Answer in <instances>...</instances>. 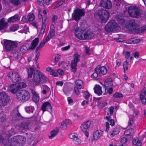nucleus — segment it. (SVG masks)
<instances>
[{"label": "nucleus", "mask_w": 146, "mask_h": 146, "mask_svg": "<svg viewBox=\"0 0 146 146\" xmlns=\"http://www.w3.org/2000/svg\"><path fill=\"white\" fill-rule=\"evenodd\" d=\"M76 25L74 27V33L78 39L82 40L91 39L94 35L92 32L86 29H81Z\"/></svg>", "instance_id": "obj_1"}, {"label": "nucleus", "mask_w": 146, "mask_h": 146, "mask_svg": "<svg viewBox=\"0 0 146 146\" xmlns=\"http://www.w3.org/2000/svg\"><path fill=\"white\" fill-rule=\"evenodd\" d=\"M95 18L99 22H103L106 19H108L110 15L108 11L105 9L101 8L97 11L95 13Z\"/></svg>", "instance_id": "obj_2"}, {"label": "nucleus", "mask_w": 146, "mask_h": 146, "mask_svg": "<svg viewBox=\"0 0 146 146\" xmlns=\"http://www.w3.org/2000/svg\"><path fill=\"white\" fill-rule=\"evenodd\" d=\"M33 82L36 85H39L46 82V77L44 74L38 70H35L33 75Z\"/></svg>", "instance_id": "obj_3"}, {"label": "nucleus", "mask_w": 146, "mask_h": 146, "mask_svg": "<svg viewBox=\"0 0 146 146\" xmlns=\"http://www.w3.org/2000/svg\"><path fill=\"white\" fill-rule=\"evenodd\" d=\"M128 12L131 17L134 18H138L140 17L142 12L139 7L135 6H132L129 7Z\"/></svg>", "instance_id": "obj_4"}, {"label": "nucleus", "mask_w": 146, "mask_h": 146, "mask_svg": "<svg viewBox=\"0 0 146 146\" xmlns=\"http://www.w3.org/2000/svg\"><path fill=\"white\" fill-rule=\"evenodd\" d=\"M16 97L18 100L20 101L22 100L26 102L30 98V96L29 92L25 90H20L16 93Z\"/></svg>", "instance_id": "obj_5"}, {"label": "nucleus", "mask_w": 146, "mask_h": 146, "mask_svg": "<svg viewBox=\"0 0 146 146\" xmlns=\"http://www.w3.org/2000/svg\"><path fill=\"white\" fill-rule=\"evenodd\" d=\"M17 42L15 41L9 40H5L3 45L4 49L7 51L14 50L17 48Z\"/></svg>", "instance_id": "obj_6"}, {"label": "nucleus", "mask_w": 146, "mask_h": 146, "mask_svg": "<svg viewBox=\"0 0 146 146\" xmlns=\"http://www.w3.org/2000/svg\"><path fill=\"white\" fill-rule=\"evenodd\" d=\"M119 27L116 21L114 20H110L105 27L106 31L108 33L118 30Z\"/></svg>", "instance_id": "obj_7"}, {"label": "nucleus", "mask_w": 146, "mask_h": 146, "mask_svg": "<svg viewBox=\"0 0 146 146\" xmlns=\"http://www.w3.org/2000/svg\"><path fill=\"white\" fill-rule=\"evenodd\" d=\"M85 11L84 9H75L72 15V17L73 19L77 22H78L81 19V17L84 15Z\"/></svg>", "instance_id": "obj_8"}, {"label": "nucleus", "mask_w": 146, "mask_h": 146, "mask_svg": "<svg viewBox=\"0 0 146 146\" xmlns=\"http://www.w3.org/2000/svg\"><path fill=\"white\" fill-rule=\"evenodd\" d=\"M9 99V97L6 93L0 92V106H4L7 105Z\"/></svg>", "instance_id": "obj_9"}, {"label": "nucleus", "mask_w": 146, "mask_h": 146, "mask_svg": "<svg viewBox=\"0 0 146 146\" xmlns=\"http://www.w3.org/2000/svg\"><path fill=\"white\" fill-rule=\"evenodd\" d=\"M8 76L11 80L14 82H19L21 79L20 76L18 72H10L8 74Z\"/></svg>", "instance_id": "obj_10"}, {"label": "nucleus", "mask_w": 146, "mask_h": 146, "mask_svg": "<svg viewBox=\"0 0 146 146\" xmlns=\"http://www.w3.org/2000/svg\"><path fill=\"white\" fill-rule=\"evenodd\" d=\"M16 128L21 130L27 131L31 127V124L29 121L22 122L19 125H17Z\"/></svg>", "instance_id": "obj_11"}, {"label": "nucleus", "mask_w": 146, "mask_h": 146, "mask_svg": "<svg viewBox=\"0 0 146 146\" xmlns=\"http://www.w3.org/2000/svg\"><path fill=\"white\" fill-rule=\"evenodd\" d=\"M91 124L90 121H87L82 124L80 127L82 130L83 132L85 133V135L87 137H88L89 135V133L87 131L89 129Z\"/></svg>", "instance_id": "obj_12"}, {"label": "nucleus", "mask_w": 146, "mask_h": 146, "mask_svg": "<svg viewBox=\"0 0 146 146\" xmlns=\"http://www.w3.org/2000/svg\"><path fill=\"white\" fill-rule=\"evenodd\" d=\"M100 5L107 9H111L112 4L110 0H102L100 3Z\"/></svg>", "instance_id": "obj_13"}, {"label": "nucleus", "mask_w": 146, "mask_h": 146, "mask_svg": "<svg viewBox=\"0 0 146 146\" xmlns=\"http://www.w3.org/2000/svg\"><path fill=\"white\" fill-rule=\"evenodd\" d=\"M128 27L129 30L134 31L138 27V25L136 21L134 20H132L129 21Z\"/></svg>", "instance_id": "obj_14"}, {"label": "nucleus", "mask_w": 146, "mask_h": 146, "mask_svg": "<svg viewBox=\"0 0 146 146\" xmlns=\"http://www.w3.org/2000/svg\"><path fill=\"white\" fill-rule=\"evenodd\" d=\"M13 117V120H19L21 119L22 116L19 113L18 109L14 110L11 113Z\"/></svg>", "instance_id": "obj_15"}, {"label": "nucleus", "mask_w": 146, "mask_h": 146, "mask_svg": "<svg viewBox=\"0 0 146 146\" xmlns=\"http://www.w3.org/2000/svg\"><path fill=\"white\" fill-rule=\"evenodd\" d=\"M95 71L97 72L100 74H101L103 75H105L107 72V70L105 66L101 67L100 66L98 65L95 68Z\"/></svg>", "instance_id": "obj_16"}, {"label": "nucleus", "mask_w": 146, "mask_h": 146, "mask_svg": "<svg viewBox=\"0 0 146 146\" xmlns=\"http://www.w3.org/2000/svg\"><path fill=\"white\" fill-rule=\"evenodd\" d=\"M42 110L43 111L52 110V107L50 103L48 102L44 103L42 107Z\"/></svg>", "instance_id": "obj_17"}, {"label": "nucleus", "mask_w": 146, "mask_h": 146, "mask_svg": "<svg viewBox=\"0 0 146 146\" xmlns=\"http://www.w3.org/2000/svg\"><path fill=\"white\" fill-rule=\"evenodd\" d=\"M28 141L29 144L31 146H34L36 144L37 141H35V135L31 134L29 135Z\"/></svg>", "instance_id": "obj_18"}, {"label": "nucleus", "mask_w": 146, "mask_h": 146, "mask_svg": "<svg viewBox=\"0 0 146 146\" xmlns=\"http://www.w3.org/2000/svg\"><path fill=\"white\" fill-rule=\"evenodd\" d=\"M46 19V16H43L42 18V24L40 30V33L41 34H43L44 33V31L46 27V25L45 23Z\"/></svg>", "instance_id": "obj_19"}, {"label": "nucleus", "mask_w": 146, "mask_h": 146, "mask_svg": "<svg viewBox=\"0 0 146 146\" xmlns=\"http://www.w3.org/2000/svg\"><path fill=\"white\" fill-rule=\"evenodd\" d=\"M103 132L101 130H98L95 131L94 133L93 139L97 140L103 134Z\"/></svg>", "instance_id": "obj_20"}, {"label": "nucleus", "mask_w": 146, "mask_h": 146, "mask_svg": "<svg viewBox=\"0 0 146 146\" xmlns=\"http://www.w3.org/2000/svg\"><path fill=\"white\" fill-rule=\"evenodd\" d=\"M19 88L17 84H15L11 85L9 87V90L11 93L14 94H16L18 91H19Z\"/></svg>", "instance_id": "obj_21"}, {"label": "nucleus", "mask_w": 146, "mask_h": 146, "mask_svg": "<svg viewBox=\"0 0 146 146\" xmlns=\"http://www.w3.org/2000/svg\"><path fill=\"white\" fill-rule=\"evenodd\" d=\"M75 84L76 87L79 89H82L84 87V84L83 81L80 79H77L75 80Z\"/></svg>", "instance_id": "obj_22"}, {"label": "nucleus", "mask_w": 146, "mask_h": 146, "mask_svg": "<svg viewBox=\"0 0 146 146\" xmlns=\"http://www.w3.org/2000/svg\"><path fill=\"white\" fill-rule=\"evenodd\" d=\"M39 42V39L36 38L33 40L31 42V45L29 48L31 50L34 49L37 45Z\"/></svg>", "instance_id": "obj_23"}, {"label": "nucleus", "mask_w": 146, "mask_h": 146, "mask_svg": "<svg viewBox=\"0 0 146 146\" xmlns=\"http://www.w3.org/2000/svg\"><path fill=\"white\" fill-rule=\"evenodd\" d=\"M94 92L98 96L101 95L102 93V87L99 85H96L94 88Z\"/></svg>", "instance_id": "obj_24"}, {"label": "nucleus", "mask_w": 146, "mask_h": 146, "mask_svg": "<svg viewBox=\"0 0 146 146\" xmlns=\"http://www.w3.org/2000/svg\"><path fill=\"white\" fill-rule=\"evenodd\" d=\"M26 111L29 113L31 114L32 116H34L35 113H34L35 108L34 107L31 106H27L25 108Z\"/></svg>", "instance_id": "obj_25"}, {"label": "nucleus", "mask_w": 146, "mask_h": 146, "mask_svg": "<svg viewBox=\"0 0 146 146\" xmlns=\"http://www.w3.org/2000/svg\"><path fill=\"white\" fill-rule=\"evenodd\" d=\"M59 129L56 127L55 129H53L50 131L51 135L49 136L50 139H52L55 137L59 133Z\"/></svg>", "instance_id": "obj_26"}, {"label": "nucleus", "mask_w": 146, "mask_h": 146, "mask_svg": "<svg viewBox=\"0 0 146 146\" xmlns=\"http://www.w3.org/2000/svg\"><path fill=\"white\" fill-rule=\"evenodd\" d=\"M8 26L7 22L5 21L4 19H2L0 20V30L7 28Z\"/></svg>", "instance_id": "obj_27"}, {"label": "nucleus", "mask_w": 146, "mask_h": 146, "mask_svg": "<svg viewBox=\"0 0 146 146\" xmlns=\"http://www.w3.org/2000/svg\"><path fill=\"white\" fill-rule=\"evenodd\" d=\"M77 62L72 61L71 63V71L75 74L77 70L76 67Z\"/></svg>", "instance_id": "obj_28"}, {"label": "nucleus", "mask_w": 146, "mask_h": 146, "mask_svg": "<svg viewBox=\"0 0 146 146\" xmlns=\"http://www.w3.org/2000/svg\"><path fill=\"white\" fill-rule=\"evenodd\" d=\"M31 92L33 94V100L35 102H37L39 100V97L36 92L34 90H31Z\"/></svg>", "instance_id": "obj_29"}, {"label": "nucleus", "mask_w": 146, "mask_h": 146, "mask_svg": "<svg viewBox=\"0 0 146 146\" xmlns=\"http://www.w3.org/2000/svg\"><path fill=\"white\" fill-rule=\"evenodd\" d=\"M16 139L17 141L20 144V146H23L25 143L26 139L23 136H19Z\"/></svg>", "instance_id": "obj_30"}, {"label": "nucleus", "mask_w": 146, "mask_h": 146, "mask_svg": "<svg viewBox=\"0 0 146 146\" xmlns=\"http://www.w3.org/2000/svg\"><path fill=\"white\" fill-rule=\"evenodd\" d=\"M19 20V16L16 14L14 16L9 18L7 20L9 23L14 22Z\"/></svg>", "instance_id": "obj_31"}, {"label": "nucleus", "mask_w": 146, "mask_h": 146, "mask_svg": "<svg viewBox=\"0 0 146 146\" xmlns=\"http://www.w3.org/2000/svg\"><path fill=\"white\" fill-rule=\"evenodd\" d=\"M115 19L120 24L123 25L125 22L122 16L119 15H117L115 17Z\"/></svg>", "instance_id": "obj_32"}, {"label": "nucleus", "mask_w": 146, "mask_h": 146, "mask_svg": "<svg viewBox=\"0 0 146 146\" xmlns=\"http://www.w3.org/2000/svg\"><path fill=\"white\" fill-rule=\"evenodd\" d=\"M27 47L24 45H23L21 46L19 49L17 50L18 52H19L21 55L25 53L27 51Z\"/></svg>", "instance_id": "obj_33"}, {"label": "nucleus", "mask_w": 146, "mask_h": 146, "mask_svg": "<svg viewBox=\"0 0 146 146\" xmlns=\"http://www.w3.org/2000/svg\"><path fill=\"white\" fill-rule=\"evenodd\" d=\"M107 120L110 123V125L111 126H114L115 124V122L113 119H111V117L109 115V113L107 114V115L105 117Z\"/></svg>", "instance_id": "obj_34"}, {"label": "nucleus", "mask_w": 146, "mask_h": 146, "mask_svg": "<svg viewBox=\"0 0 146 146\" xmlns=\"http://www.w3.org/2000/svg\"><path fill=\"white\" fill-rule=\"evenodd\" d=\"M35 70H34L33 68H30L27 69V71L28 74V78H31L32 75L34 74Z\"/></svg>", "instance_id": "obj_35"}, {"label": "nucleus", "mask_w": 146, "mask_h": 146, "mask_svg": "<svg viewBox=\"0 0 146 146\" xmlns=\"http://www.w3.org/2000/svg\"><path fill=\"white\" fill-rule=\"evenodd\" d=\"M6 121V118L5 115L4 114V112L3 111L0 112V122H4Z\"/></svg>", "instance_id": "obj_36"}, {"label": "nucleus", "mask_w": 146, "mask_h": 146, "mask_svg": "<svg viewBox=\"0 0 146 146\" xmlns=\"http://www.w3.org/2000/svg\"><path fill=\"white\" fill-rule=\"evenodd\" d=\"M17 132V131L13 128H12L6 133L8 136L10 137L12 135H14Z\"/></svg>", "instance_id": "obj_37"}, {"label": "nucleus", "mask_w": 146, "mask_h": 146, "mask_svg": "<svg viewBox=\"0 0 146 146\" xmlns=\"http://www.w3.org/2000/svg\"><path fill=\"white\" fill-rule=\"evenodd\" d=\"M133 143L136 146H141V142L137 138L134 139L133 141Z\"/></svg>", "instance_id": "obj_38"}, {"label": "nucleus", "mask_w": 146, "mask_h": 146, "mask_svg": "<svg viewBox=\"0 0 146 146\" xmlns=\"http://www.w3.org/2000/svg\"><path fill=\"white\" fill-rule=\"evenodd\" d=\"M119 132V131L118 128L116 127L113 129L112 131H111L110 133V134L113 136L118 134Z\"/></svg>", "instance_id": "obj_39"}, {"label": "nucleus", "mask_w": 146, "mask_h": 146, "mask_svg": "<svg viewBox=\"0 0 146 146\" xmlns=\"http://www.w3.org/2000/svg\"><path fill=\"white\" fill-rule=\"evenodd\" d=\"M129 61L128 60H126V61L124 62L123 64V67L124 69V72H125V70H127L128 68V65H129Z\"/></svg>", "instance_id": "obj_40"}, {"label": "nucleus", "mask_w": 146, "mask_h": 146, "mask_svg": "<svg viewBox=\"0 0 146 146\" xmlns=\"http://www.w3.org/2000/svg\"><path fill=\"white\" fill-rule=\"evenodd\" d=\"M11 140L13 142L12 146H20V144L17 141V140L15 138H11Z\"/></svg>", "instance_id": "obj_41"}, {"label": "nucleus", "mask_w": 146, "mask_h": 146, "mask_svg": "<svg viewBox=\"0 0 146 146\" xmlns=\"http://www.w3.org/2000/svg\"><path fill=\"white\" fill-rule=\"evenodd\" d=\"M140 98L143 104H146V97L145 96L142 94H141L140 95Z\"/></svg>", "instance_id": "obj_42"}, {"label": "nucleus", "mask_w": 146, "mask_h": 146, "mask_svg": "<svg viewBox=\"0 0 146 146\" xmlns=\"http://www.w3.org/2000/svg\"><path fill=\"white\" fill-rule=\"evenodd\" d=\"M28 19L29 21H33L35 19V17L34 14L32 13H29L28 15Z\"/></svg>", "instance_id": "obj_43"}, {"label": "nucleus", "mask_w": 146, "mask_h": 146, "mask_svg": "<svg viewBox=\"0 0 146 146\" xmlns=\"http://www.w3.org/2000/svg\"><path fill=\"white\" fill-rule=\"evenodd\" d=\"M80 56L77 54H75L74 56V60L72 61L78 62L80 61Z\"/></svg>", "instance_id": "obj_44"}, {"label": "nucleus", "mask_w": 146, "mask_h": 146, "mask_svg": "<svg viewBox=\"0 0 146 146\" xmlns=\"http://www.w3.org/2000/svg\"><path fill=\"white\" fill-rule=\"evenodd\" d=\"M67 125L68 124H67L66 121H65V120H64L61 123L60 127L62 129H66L67 127Z\"/></svg>", "instance_id": "obj_45"}, {"label": "nucleus", "mask_w": 146, "mask_h": 146, "mask_svg": "<svg viewBox=\"0 0 146 146\" xmlns=\"http://www.w3.org/2000/svg\"><path fill=\"white\" fill-rule=\"evenodd\" d=\"M10 1L15 6H18L21 4L19 0H10Z\"/></svg>", "instance_id": "obj_46"}, {"label": "nucleus", "mask_w": 146, "mask_h": 146, "mask_svg": "<svg viewBox=\"0 0 146 146\" xmlns=\"http://www.w3.org/2000/svg\"><path fill=\"white\" fill-rule=\"evenodd\" d=\"M139 40H137L136 39H133L129 40L127 41V43L129 44H131L132 43H135L138 42Z\"/></svg>", "instance_id": "obj_47"}, {"label": "nucleus", "mask_w": 146, "mask_h": 146, "mask_svg": "<svg viewBox=\"0 0 146 146\" xmlns=\"http://www.w3.org/2000/svg\"><path fill=\"white\" fill-rule=\"evenodd\" d=\"M19 89L25 88L26 86V84L24 82H21L17 84Z\"/></svg>", "instance_id": "obj_48"}, {"label": "nucleus", "mask_w": 146, "mask_h": 146, "mask_svg": "<svg viewBox=\"0 0 146 146\" xmlns=\"http://www.w3.org/2000/svg\"><path fill=\"white\" fill-rule=\"evenodd\" d=\"M19 26L17 25H15L10 27L9 29L11 31H15L17 30Z\"/></svg>", "instance_id": "obj_49"}, {"label": "nucleus", "mask_w": 146, "mask_h": 146, "mask_svg": "<svg viewBox=\"0 0 146 146\" xmlns=\"http://www.w3.org/2000/svg\"><path fill=\"white\" fill-rule=\"evenodd\" d=\"M83 95L84 97L86 100L88 99L90 96V94L88 91H84L83 92Z\"/></svg>", "instance_id": "obj_50"}, {"label": "nucleus", "mask_w": 146, "mask_h": 146, "mask_svg": "<svg viewBox=\"0 0 146 146\" xmlns=\"http://www.w3.org/2000/svg\"><path fill=\"white\" fill-rule=\"evenodd\" d=\"M13 54L14 57L15 58H18L19 57L21 56V55L19 52H18V50L17 51H15L13 52Z\"/></svg>", "instance_id": "obj_51"}, {"label": "nucleus", "mask_w": 146, "mask_h": 146, "mask_svg": "<svg viewBox=\"0 0 146 146\" xmlns=\"http://www.w3.org/2000/svg\"><path fill=\"white\" fill-rule=\"evenodd\" d=\"M113 96L115 98H120L122 97L123 95L119 93L116 92L113 95Z\"/></svg>", "instance_id": "obj_52"}, {"label": "nucleus", "mask_w": 146, "mask_h": 146, "mask_svg": "<svg viewBox=\"0 0 146 146\" xmlns=\"http://www.w3.org/2000/svg\"><path fill=\"white\" fill-rule=\"evenodd\" d=\"M122 1V0H114L113 4L117 7L120 5Z\"/></svg>", "instance_id": "obj_53"}, {"label": "nucleus", "mask_w": 146, "mask_h": 146, "mask_svg": "<svg viewBox=\"0 0 146 146\" xmlns=\"http://www.w3.org/2000/svg\"><path fill=\"white\" fill-rule=\"evenodd\" d=\"M73 141L75 143L78 144L81 143V141L80 139L76 136V137H75L74 138Z\"/></svg>", "instance_id": "obj_54"}, {"label": "nucleus", "mask_w": 146, "mask_h": 146, "mask_svg": "<svg viewBox=\"0 0 146 146\" xmlns=\"http://www.w3.org/2000/svg\"><path fill=\"white\" fill-rule=\"evenodd\" d=\"M133 130V128L128 129L125 131L124 134L125 135H128L130 134L131 132Z\"/></svg>", "instance_id": "obj_55"}, {"label": "nucleus", "mask_w": 146, "mask_h": 146, "mask_svg": "<svg viewBox=\"0 0 146 146\" xmlns=\"http://www.w3.org/2000/svg\"><path fill=\"white\" fill-rule=\"evenodd\" d=\"M146 31V25L142 27L139 30V31L141 33H144Z\"/></svg>", "instance_id": "obj_56"}, {"label": "nucleus", "mask_w": 146, "mask_h": 146, "mask_svg": "<svg viewBox=\"0 0 146 146\" xmlns=\"http://www.w3.org/2000/svg\"><path fill=\"white\" fill-rule=\"evenodd\" d=\"M124 54L125 55V58L127 59L126 60H128L129 61V57L130 56V52L128 51H126L124 52Z\"/></svg>", "instance_id": "obj_57"}, {"label": "nucleus", "mask_w": 146, "mask_h": 146, "mask_svg": "<svg viewBox=\"0 0 146 146\" xmlns=\"http://www.w3.org/2000/svg\"><path fill=\"white\" fill-rule=\"evenodd\" d=\"M79 89L76 86H75L74 88V92L77 95H80Z\"/></svg>", "instance_id": "obj_58"}, {"label": "nucleus", "mask_w": 146, "mask_h": 146, "mask_svg": "<svg viewBox=\"0 0 146 146\" xmlns=\"http://www.w3.org/2000/svg\"><path fill=\"white\" fill-rule=\"evenodd\" d=\"M52 22L53 23H55L58 17L55 15H52Z\"/></svg>", "instance_id": "obj_59"}, {"label": "nucleus", "mask_w": 146, "mask_h": 146, "mask_svg": "<svg viewBox=\"0 0 146 146\" xmlns=\"http://www.w3.org/2000/svg\"><path fill=\"white\" fill-rule=\"evenodd\" d=\"M64 1H62L58 2V3L55 5V6L54 7V8L56 9L59 6L62 5L64 3Z\"/></svg>", "instance_id": "obj_60"}, {"label": "nucleus", "mask_w": 146, "mask_h": 146, "mask_svg": "<svg viewBox=\"0 0 146 146\" xmlns=\"http://www.w3.org/2000/svg\"><path fill=\"white\" fill-rule=\"evenodd\" d=\"M100 75L99 73H98L97 72L93 73L91 76V77L92 78H96L97 77L98 75Z\"/></svg>", "instance_id": "obj_61"}, {"label": "nucleus", "mask_w": 146, "mask_h": 146, "mask_svg": "<svg viewBox=\"0 0 146 146\" xmlns=\"http://www.w3.org/2000/svg\"><path fill=\"white\" fill-rule=\"evenodd\" d=\"M133 124V119H130L128 122V127H131Z\"/></svg>", "instance_id": "obj_62"}, {"label": "nucleus", "mask_w": 146, "mask_h": 146, "mask_svg": "<svg viewBox=\"0 0 146 146\" xmlns=\"http://www.w3.org/2000/svg\"><path fill=\"white\" fill-rule=\"evenodd\" d=\"M55 31H51L50 30L49 32V34L48 35L51 36V37H53L55 35Z\"/></svg>", "instance_id": "obj_63"}, {"label": "nucleus", "mask_w": 146, "mask_h": 146, "mask_svg": "<svg viewBox=\"0 0 146 146\" xmlns=\"http://www.w3.org/2000/svg\"><path fill=\"white\" fill-rule=\"evenodd\" d=\"M107 103L106 102H100L99 104V106L101 108H103L106 105Z\"/></svg>", "instance_id": "obj_64"}]
</instances>
